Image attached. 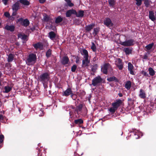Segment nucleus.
Here are the masks:
<instances>
[{
	"mask_svg": "<svg viewBox=\"0 0 156 156\" xmlns=\"http://www.w3.org/2000/svg\"><path fill=\"white\" fill-rule=\"evenodd\" d=\"M50 78L49 74L47 73H43L38 77L39 80L43 84L47 83Z\"/></svg>",
	"mask_w": 156,
	"mask_h": 156,
	"instance_id": "f257e3e1",
	"label": "nucleus"
},
{
	"mask_svg": "<svg viewBox=\"0 0 156 156\" xmlns=\"http://www.w3.org/2000/svg\"><path fill=\"white\" fill-rule=\"evenodd\" d=\"M37 56L36 55L34 54H30L26 61L27 64L29 66L33 65L36 61Z\"/></svg>",
	"mask_w": 156,
	"mask_h": 156,
	"instance_id": "f03ea898",
	"label": "nucleus"
},
{
	"mask_svg": "<svg viewBox=\"0 0 156 156\" xmlns=\"http://www.w3.org/2000/svg\"><path fill=\"white\" fill-rule=\"evenodd\" d=\"M120 44L125 46H130L134 44V41L133 40L130 39L125 41L124 42H121Z\"/></svg>",
	"mask_w": 156,
	"mask_h": 156,
	"instance_id": "7ed1b4c3",
	"label": "nucleus"
},
{
	"mask_svg": "<svg viewBox=\"0 0 156 156\" xmlns=\"http://www.w3.org/2000/svg\"><path fill=\"white\" fill-rule=\"evenodd\" d=\"M101 81L102 80L100 77L98 76L95 77L93 80L92 84L94 86H96L100 83L101 82Z\"/></svg>",
	"mask_w": 156,
	"mask_h": 156,
	"instance_id": "20e7f679",
	"label": "nucleus"
},
{
	"mask_svg": "<svg viewBox=\"0 0 156 156\" xmlns=\"http://www.w3.org/2000/svg\"><path fill=\"white\" fill-rule=\"evenodd\" d=\"M20 9V5L18 2H16L12 6V9L14 12L12 16H15L16 14V12Z\"/></svg>",
	"mask_w": 156,
	"mask_h": 156,
	"instance_id": "39448f33",
	"label": "nucleus"
},
{
	"mask_svg": "<svg viewBox=\"0 0 156 156\" xmlns=\"http://www.w3.org/2000/svg\"><path fill=\"white\" fill-rule=\"evenodd\" d=\"M110 67V66L108 63L104 64L101 67V70L105 74L108 73V69Z\"/></svg>",
	"mask_w": 156,
	"mask_h": 156,
	"instance_id": "423d86ee",
	"label": "nucleus"
},
{
	"mask_svg": "<svg viewBox=\"0 0 156 156\" xmlns=\"http://www.w3.org/2000/svg\"><path fill=\"white\" fill-rule=\"evenodd\" d=\"M104 23L105 25L111 28L113 26V24L112 23L110 19L108 18H106L104 20Z\"/></svg>",
	"mask_w": 156,
	"mask_h": 156,
	"instance_id": "0eeeda50",
	"label": "nucleus"
},
{
	"mask_svg": "<svg viewBox=\"0 0 156 156\" xmlns=\"http://www.w3.org/2000/svg\"><path fill=\"white\" fill-rule=\"evenodd\" d=\"M69 95H71L72 97L73 96V94L72 92L71 89L70 88H68L64 92L63 95L65 96H68Z\"/></svg>",
	"mask_w": 156,
	"mask_h": 156,
	"instance_id": "6e6552de",
	"label": "nucleus"
},
{
	"mask_svg": "<svg viewBox=\"0 0 156 156\" xmlns=\"http://www.w3.org/2000/svg\"><path fill=\"white\" fill-rule=\"evenodd\" d=\"M128 70L130 74L133 75H134L135 74L133 71V66L130 62L128 63Z\"/></svg>",
	"mask_w": 156,
	"mask_h": 156,
	"instance_id": "1a4fd4ad",
	"label": "nucleus"
},
{
	"mask_svg": "<svg viewBox=\"0 0 156 156\" xmlns=\"http://www.w3.org/2000/svg\"><path fill=\"white\" fill-rule=\"evenodd\" d=\"M139 96L140 98L142 99H145L146 97V94L144 90L142 89H140Z\"/></svg>",
	"mask_w": 156,
	"mask_h": 156,
	"instance_id": "9d476101",
	"label": "nucleus"
},
{
	"mask_svg": "<svg viewBox=\"0 0 156 156\" xmlns=\"http://www.w3.org/2000/svg\"><path fill=\"white\" fill-rule=\"evenodd\" d=\"M18 21L21 22L22 24L26 27L29 24V20L27 19L23 20V19L21 18L18 20Z\"/></svg>",
	"mask_w": 156,
	"mask_h": 156,
	"instance_id": "9b49d317",
	"label": "nucleus"
},
{
	"mask_svg": "<svg viewBox=\"0 0 156 156\" xmlns=\"http://www.w3.org/2000/svg\"><path fill=\"white\" fill-rule=\"evenodd\" d=\"M116 64L119 69L121 70L123 68V65L120 59L118 58L117 60Z\"/></svg>",
	"mask_w": 156,
	"mask_h": 156,
	"instance_id": "f8f14e48",
	"label": "nucleus"
},
{
	"mask_svg": "<svg viewBox=\"0 0 156 156\" xmlns=\"http://www.w3.org/2000/svg\"><path fill=\"white\" fill-rule=\"evenodd\" d=\"M122 103V100H119L116 102L112 103V105L114 108L117 110L118 108L120 105Z\"/></svg>",
	"mask_w": 156,
	"mask_h": 156,
	"instance_id": "ddd939ff",
	"label": "nucleus"
},
{
	"mask_svg": "<svg viewBox=\"0 0 156 156\" xmlns=\"http://www.w3.org/2000/svg\"><path fill=\"white\" fill-rule=\"evenodd\" d=\"M76 13V11L74 9H71L68 10L66 12V15L67 17H69L72 14H75Z\"/></svg>",
	"mask_w": 156,
	"mask_h": 156,
	"instance_id": "4468645a",
	"label": "nucleus"
},
{
	"mask_svg": "<svg viewBox=\"0 0 156 156\" xmlns=\"http://www.w3.org/2000/svg\"><path fill=\"white\" fill-rule=\"evenodd\" d=\"M81 55L83 56L84 58H88V53L87 51L85 49H83L81 51Z\"/></svg>",
	"mask_w": 156,
	"mask_h": 156,
	"instance_id": "2eb2a0df",
	"label": "nucleus"
},
{
	"mask_svg": "<svg viewBox=\"0 0 156 156\" xmlns=\"http://www.w3.org/2000/svg\"><path fill=\"white\" fill-rule=\"evenodd\" d=\"M95 26V24L94 23L85 26V30L87 32H89Z\"/></svg>",
	"mask_w": 156,
	"mask_h": 156,
	"instance_id": "dca6fc26",
	"label": "nucleus"
},
{
	"mask_svg": "<svg viewBox=\"0 0 156 156\" xmlns=\"http://www.w3.org/2000/svg\"><path fill=\"white\" fill-rule=\"evenodd\" d=\"M84 59L82 61V66L83 67L87 66L90 62V61L88 60V58Z\"/></svg>",
	"mask_w": 156,
	"mask_h": 156,
	"instance_id": "f3484780",
	"label": "nucleus"
},
{
	"mask_svg": "<svg viewBox=\"0 0 156 156\" xmlns=\"http://www.w3.org/2000/svg\"><path fill=\"white\" fill-rule=\"evenodd\" d=\"M149 18L152 21H154L156 19L154 15V13L152 11H149Z\"/></svg>",
	"mask_w": 156,
	"mask_h": 156,
	"instance_id": "a211bd4d",
	"label": "nucleus"
},
{
	"mask_svg": "<svg viewBox=\"0 0 156 156\" xmlns=\"http://www.w3.org/2000/svg\"><path fill=\"white\" fill-rule=\"evenodd\" d=\"M19 38H21L23 41H27V37L24 34H20L18 35Z\"/></svg>",
	"mask_w": 156,
	"mask_h": 156,
	"instance_id": "6ab92c4d",
	"label": "nucleus"
},
{
	"mask_svg": "<svg viewBox=\"0 0 156 156\" xmlns=\"http://www.w3.org/2000/svg\"><path fill=\"white\" fill-rule=\"evenodd\" d=\"M34 46L36 49L39 48L41 49L43 47V44H42L39 42L34 44Z\"/></svg>",
	"mask_w": 156,
	"mask_h": 156,
	"instance_id": "aec40b11",
	"label": "nucleus"
},
{
	"mask_svg": "<svg viewBox=\"0 0 156 156\" xmlns=\"http://www.w3.org/2000/svg\"><path fill=\"white\" fill-rule=\"evenodd\" d=\"M123 50L126 55H129L131 53L132 50L131 48H124Z\"/></svg>",
	"mask_w": 156,
	"mask_h": 156,
	"instance_id": "412c9836",
	"label": "nucleus"
},
{
	"mask_svg": "<svg viewBox=\"0 0 156 156\" xmlns=\"http://www.w3.org/2000/svg\"><path fill=\"white\" fill-rule=\"evenodd\" d=\"M4 90H3L4 93H7L9 92L12 90V87L9 86H5L4 89Z\"/></svg>",
	"mask_w": 156,
	"mask_h": 156,
	"instance_id": "4be33fe9",
	"label": "nucleus"
},
{
	"mask_svg": "<svg viewBox=\"0 0 156 156\" xmlns=\"http://www.w3.org/2000/svg\"><path fill=\"white\" fill-rule=\"evenodd\" d=\"M5 29L8 30L13 31L14 30V27L13 26L6 25L5 27Z\"/></svg>",
	"mask_w": 156,
	"mask_h": 156,
	"instance_id": "5701e85b",
	"label": "nucleus"
},
{
	"mask_svg": "<svg viewBox=\"0 0 156 156\" xmlns=\"http://www.w3.org/2000/svg\"><path fill=\"white\" fill-rule=\"evenodd\" d=\"M84 12L83 11L80 10L75 14L77 17H82L83 16Z\"/></svg>",
	"mask_w": 156,
	"mask_h": 156,
	"instance_id": "b1692460",
	"label": "nucleus"
},
{
	"mask_svg": "<svg viewBox=\"0 0 156 156\" xmlns=\"http://www.w3.org/2000/svg\"><path fill=\"white\" fill-rule=\"evenodd\" d=\"M55 34L53 31H51L49 33L48 37L50 39L53 40L55 37Z\"/></svg>",
	"mask_w": 156,
	"mask_h": 156,
	"instance_id": "393cba45",
	"label": "nucleus"
},
{
	"mask_svg": "<svg viewBox=\"0 0 156 156\" xmlns=\"http://www.w3.org/2000/svg\"><path fill=\"white\" fill-rule=\"evenodd\" d=\"M131 82L130 81H128L126 82L125 86L126 89L127 90H129L131 87Z\"/></svg>",
	"mask_w": 156,
	"mask_h": 156,
	"instance_id": "a878e982",
	"label": "nucleus"
},
{
	"mask_svg": "<svg viewBox=\"0 0 156 156\" xmlns=\"http://www.w3.org/2000/svg\"><path fill=\"white\" fill-rule=\"evenodd\" d=\"M69 59L68 57L65 56L64 57L62 60V63L63 64H66L68 63Z\"/></svg>",
	"mask_w": 156,
	"mask_h": 156,
	"instance_id": "bb28decb",
	"label": "nucleus"
},
{
	"mask_svg": "<svg viewBox=\"0 0 156 156\" xmlns=\"http://www.w3.org/2000/svg\"><path fill=\"white\" fill-rule=\"evenodd\" d=\"M148 70L149 72V74L151 76H153L155 73V71L151 67L149 68Z\"/></svg>",
	"mask_w": 156,
	"mask_h": 156,
	"instance_id": "cd10ccee",
	"label": "nucleus"
},
{
	"mask_svg": "<svg viewBox=\"0 0 156 156\" xmlns=\"http://www.w3.org/2000/svg\"><path fill=\"white\" fill-rule=\"evenodd\" d=\"M154 45V43H152L147 45L145 47V48L146 49L145 50L147 51L150 50L153 47Z\"/></svg>",
	"mask_w": 156,
	"mask_h": 156,
	"instance_id": "c85d7f7f",
	"label": "nucleus"
},
{
	"mask_svg": "<svg viewBox=\"0 0 156 156\" xmlns=\"http://www.w3.org/2000/svg\"><path fill=\"white\" fill-rule=\"evenodd\" d=\"M20 2L24 5H29L30 2L27 0H20Z\"/></svg>",
	"mask_w": 156,
	"mask_h": 156,
	"instance_id": "c756f323",
	"label": "nucleus"
},
{
	"mask_svg": "<svg viewBox=\"0 0 156 156\" xmlns=\"http://www.w3.org/2000/svg\"><path fill=\"white\" fill-rule=\"evenodd\" d=\"M14 58V55L12 54H10L8 56V62H11L12 61Z\"/></svg>",
	"mask_w": 156,
	"mask_h": 156,
	"instance_id": "7c9ffc66",
	"label": "nucleus"
},
{
	"mask_svg": "<svg viewBox=\"0 0 156 156\" xmlns=\"http://www.w3.org/2000/svg\"><path fill=\"white\" fill-rule=\"evenodd\" d=\"M99 28L98 27H97L96 28H94V31L93 32V34L94 36L96 35L98 33L99 31Z\"/></svg>",
	"mask_w": 156,
	"mask_h": 156,
	"instance_id": "2f4dec72",
	"label": "nucleus"
},
{
	"mask_svg": "<svg viewBox=\"0 0 156 156\" xmlns=\"http://www.w3.org/2000/svg\"><path fill=\"white\" fill-rule=\"evenodd\" d=\"M62 20V19L61 17L59 16L56 19L55 22L56 23H58L61 22Z\"/></svg>",
	"mask_w": 156,
	"mask_h": 156,
	"instance_id": "473e14b6",
	"label": "nucleus"
},
{
	"mask_svg": "<svg viewBox=\"0 0 156 156\" xmlns=\"http://www.w3.org/2000/svg\"><path fill=\"white\" fill-rule=\"evenodd\" d=\"M74 122L76 124H80L82 123L83 122V121L81 119H79L75 120L74 121Z\"/></svg>",
	"mask_w": 156,
	"mask_h": 156,
	"instance_id": "72a5a7b5",
	"label": "nucleus"
},
{
	"mask_svg": "<svg viewBox=\"0 0 156 156\" xmlns=\"http://www.w3.org/2000/svg\"><path fill=\"white\" fill-rule=\"evenodd\" d=\"M31 95L34 96H36L39 95V93L38 91H37V90H36L32 92Z\"/></svg>",
	"mask_w": 156,
	"mask_h": 156,
	"instance_id": "f704fd0d",
	"label": "nucleus"
},
{
	"mask_svg": "<svg viewBox=\"0 0 156 156\" xmlns=\"http://www.w3.org/2000/svg\"><path fill=\"white\" fill-rule=\"evenodd\" d=\"M91 48L94 51H95L96 50V47L94 44L93 42L92 43V46L91 47Z\"/></svg>",
	"mask_w": 156,
	"mask_h": 156,
	"instance_id": "c9c22d12",
	"label": "nucleus"
},
{
	"mask_svg": "<svg viewBox=\"0 0 156 156\" xmlns=\"http://www.w3.org/2000/svg\"><path fill=\"white\" fill-rule=\"evenodd\" d=\"M4 139V136L3 135H0V144H1L3 141ZM2 145H0V148L2 147Z\"/></svg>",
	"mask_w": 156,
	"mask_h": 156,
	"instance_id": "e433bc0d",
	"label": "nucleus"
},
{
	"mask_svg": "<svg viewBox=\"0 0 156 156\" xmlns=\"http://www.w3.org/2000/svg\"><path fill=\"white\" fill-rule=\"evenodd\" d=\"M43 110L42 109H41L39 111H38L37 112L39 115L40 116H42L44 115V113H43Z\"/></svg>",
	"mask_w": 156,
	"mask_h": 156,
	"instance_id": "4c0bfd02",
	"label": "nucleus"
},
{
	"mask_svg": "<svg viewBox=\"0 0 156 156\" xmlns=\"http://www.w3.org/2000/svg\"><path fill=\"white\" fill-rule=\"evenodd\" d=\"M116 110L115 108H114V107L112 106V107L109 108L108 109L109 111L111 113H114L115 111Z\"/></svg>",
	"mask_w": 156,
	"mask_h": 156,
	"instance_id": "58836bf2",
	"label": "nucleus"
},
{
	"mask_svg": "<svg viewBox=\"0 0 156 156\" xmlns=\"http://www.w3.org/2000/svg\"><path fill=\"white\" fill-rule=\"evenodd\" d=\"M108 2L109 5L111 6H113L115 4V1L114 0H109Z\"/></svg>",
	"mask_w": 156,
	"mask_h": 156,
	"instance_id": "ea45409f",
	"label": "nucleus"
},
{
	"mask_svg": "<svg viewBox=\"0 0 156 156\" xmlns=\"http://www.w3.org/2000/svg\"><path fill=\"white\" fill-rule=\"evenodd\" d=\"M117 80V79L115 77H113L108 79V80L109 81H112L114 80L116 81Z\"/></svg>",
	"mask_w": 156,
	"mask_h": 156,
	"instance_id": "a19ab883",
	"label": "nucleus"
},
{
	"mask_svg": "<svg viewBox=\"0 0 156 156\" xmlns=\"http://www.w3.org/2000/svg\"><path fill=\"white\" fill-rule=\"evenodd\" d=\"M51 54V50L50 49H48V50L47 51L46 53V55L47 57H49Z\"/></svg>",
	"mask_w": 156,
	"mask_h": 156,
	"instance_id": "79ce46f5",
	"label": "nucleus"
},
{
	"mask_svg": "<svg viewBox=\"0 0 156 156\" xmlns=\"http://www.w3.org/2000/svg\"><path fill=\"white\" fill-rule=\"evenodd\" d=\"M68 5L71 7L73 5V4L72 3L70 0H66Z\"/></svg>",
	"mask_w": 156,
	"mask_h": 156,
	"instance_id": "37998d69",
	"label": "nucleus"
},
{
	"mask_svg": "<svg viewBox=\"0 0 156 156\" xmlns=\"http://www.w3.org/2000/svg\"><path fill=\"white\" fill-rule=\"evenodd\" d=\"M77 68V66L76 65H74L71 68V71L72 72H74Z\"/></svg>",
	"mask_w": 156,
	"mask_h": 156,
	"instance_id": "c03bdc74",
	"label": "nucleus"
},
{
	"mask_svg": "<svg viewBox=\"0 0 156 156\" xmlns=\"http://www.w3.org/2000/svg\"><path fill=\"white\" fill-rule=\"evenodd\" d=\"M144 4L146 7H148L149 6V2L147 0H145Z\"/></svg>",
	"mask_w": 156,
	"mask_h": 156,
	"instance_id": "a18cd8bd",
	"label": "nucleus"
},
{
	"mask_svg": "<svg viewBox=\"0 0 156 156\" xmlns=\"http://www.w3.org/2000/svg\"><path fill=\"white\" fill-rule=\"evenodd\" d=\"M142 73L145 76H148V74L147 73L144 71H142Z\"/></svg>",
	"mask_w": 156,
	"mask_h": 156,
	"instance_id": "49530a36",
	"label": "nucleus"
},
{
	"mask_svg": "<svg viewBox=\"0 0 156 156\" xmlns=\"http://www.w3.org/2000/svg\"><path fill=\"white\" fill-rule=\"evenodd\" d=\"M4 15L6 17H8L9 16L10 14L9 12H6L4 13Z\"/></svg>",
	"mask_w": 156,
	"mask_h": 156,
	"instance_id": "de8ad7c7",
	"label": "nucleus"
},
{
	"mask_svg": "<svg viewBox=\"0 0 156 156\" xmlns=\"http://www.w3.org/2000/svg\"><path fill=\"white\" fill-rule=\"evenodd\" d=\"M3 2L5 5H6L8 0H2Z\"/></svg>",
	"mask_w": 156,
	"mask_h": 156,
	"instance_id": "09e8293b",
	"label": "nucleus"
},
{
	"mask_svg": "<svg viewBox=\"0 0 156 156\" xmlns=\"http://www.w3.org/2000/svg\"><path fill=\"white\" fill-rule=\"evenodd\" d=\"M46 0H39V1L41 3H43L46 1Z\"/></svg>",
	"mask_w": 156,
	"mask_h": 156,
	"instance_id": "8fccbe9b",
	"label": "nucleus"
},
{
	"mask_svg": "<svg viewBox=\"0 0 156 156\" xmlns=\"http://www.w3.org/2000/svg\"><path fill=\"white\" fill-rule=\"evenodd\" d=\"M3 119V116L2 115L0 114V121L2 120Z\"/></svg>",
	"mask_w": 156,
	"mask_h": 156,
	"instance_id": "3c124183",
	"label": "nucleus"
},
{
	"mask_svg": "<svg viewBox=\"0 0 156 156\" xmlns=\"http://www.w3.org/2000/svg\"><path fill=\"white\" fill-rule=\"evenodd\" d=\"M2 79L0 80V86H1L2 85V82L3 83L4 82H2Z\"/></svg>",
	"mask_w": 156,
	"mask_h": 156,
	"instance_id": "603ef678",
	"label": "nucleus"
},
{
	"mask_svg": "<svg viewBox=\"0 0 156 156\" xmlns=\"http://www.w3.org/2000/svg\"><path fill=\"white\" fill-rule=\"evenodd\" d=\"M79 61V59L78 58H77L76 59V63H78V62Z\"/></svg>",
	"mask_w": 156,
	"mask_h": 156,
	"instance_id": "864d4df0",
	"label": "nucleus"
},
{
	"mask_svg": "<svg viewBox=\"0 0 156 156\" xmlns=\"http://www.w3.org/2000/svg\"><path fill=\"white\" fill-rule=\"evenodd\" d=\"M81 108H82V105H80L79 106V108L80 109Z\"/></svg>",
	"mask_w": 156,
	"mask_h": 156,
	"instance_id": "5fc2aeb1",
	"label": "nucleus"
},
{
	"mask_svg": "<svg viewBox=\"0 0 156 156\" xmlns=\"http://www.w3.org/2000/svg\"><path fill=\"white\" fill-rule=\"evenodd\" d=\"M44 19L45 20H47V19L46 18H45V17L44 18Z\"/></svg>",
	"mask_w": 156,
	"mask_h": 156,
	"instance_id": "6e6d98bb",
	"label": "nucleus"
},
{
	"mask_svg": "<svg viewBox=\"0 0 156 156\" xmlns=\"http://www.w3.org/2000/svg\"><path fill=\"white\" fill-rule=\"evenodd\" d=\"M19 111L20 113L21 112V110L20 109V108H19Z\"/></svg>",
	"mask_w": 156,
	"mask_h": 156,
	"instance_id": "4d7b16f0",
	"label": "nucleus"
},
{
	"mask_svg": "<svg viewBox=\"0 0 156 156\" xmlns=\"http://www.w3.org/2000/svg\"><path fill=\"white\" fill-rule=\"evenodd\" d=\"M119 96L120 97H122V94H119Z\"/></svg>",
	"mask_w": 156,
	"mask_h": 156,
	"instance_id": "13d9d810",
	"label": "nucleus"
},
{
	"mask_svg": "<svg viewBox=\"0 0 156 156\" xmlns=\"http://www.w3.org/2000/svg\"><path fill=\"white\" fill-rule=\"evenodd\" d=\"M2 75V73L0 72V76Z\"/></svg>",
	"mask_w": 156,
	"mask_h": 156,
	"instance_id": "bf43d9fd",
	"label": "nucleus"
},
{
	"mask_svg": "<svg viewBox=\"0 0 156 156\" xmlns=\"http://www.w3.org/2000/svg\"><path fill=\"white\" fill-rule=\"evenodd\" d=\"M130 100V99H128V100L129 101V100Z\"/></svg>",
	"mask_w": 156,
	"mask_h": 156,
	"instance_id": "052dcab7",
	"label": "nucleus"
},
{
	"mask_svg": "<svg viewBox=\"0 0 156 156\" xmlns=\"http://www.w3.org/2000/svg\"><path fill=\"white\" fill-rule=\"evenodd\" d=\"M1 23L0 22V26L1 25Z\"/></svg>",
	"mask_w": 156,
	"mask_h": 156,
	"instance_id": "680f3d73",
	"label": "nucleus"
}]
</instances>
